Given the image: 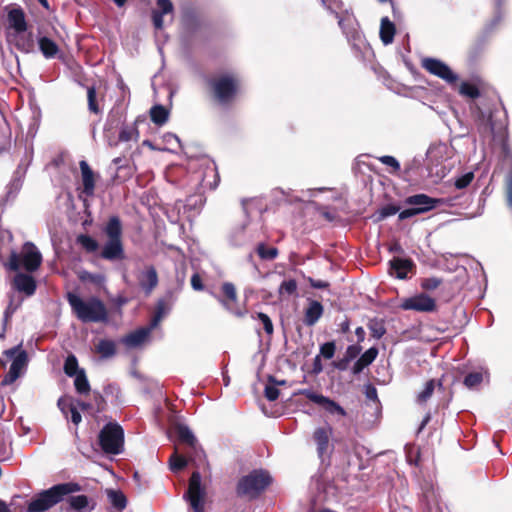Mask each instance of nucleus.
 <instances>
[{"instance_id":"nucleus-62","label":"nucleus","mask_w":512,"mask_h":512,"mask_svg":"<svg viewBox=\"0 0 512 512\" xmlns=\"http://www.w3.org/2000/svg\"><path fill=\"white\" fill-rule=\"evenodd\" d=\"M191 286L196 291H202L204 289V285L199 274L195 273L192 275Z\"/></svg>"},{"instance_id":"nucleus-32","label":"nucleus","mask_w":512,"mask_h":512,"mask_svg":"<svg viewBox=\"0 0 512 512\" xmlns=\"http://www.w3.org/2000/svg\"><path fill=\"white\" fill-rule=\"evenodd\" d=\"M74 386L79 394H88L90 392V384L84 370H80L78 374L74 376Z\"/></svg>"},{"instance_id":"nucleus-40","label":"nucleus","mask_w":512,"mask_h":512,"mask_svg":"<svg viewBox=\"0 0 512 512\" xmlns=\"http://www.w3.org/2000/svg\"><path fill=\"white\" fill-rule=\"evenodd\" d=\"M506 0H493L495 15L491 20V28H495L503 19V6Z\"/></svg>"},{"instance_id":"nucleus-58","label":"nucleus","mask_w":512,"mask_h":512,"mask_svg":"<svg viewBox=\"0 0 512 512\" xmlns=\"http://www.w3.org/2000/svg\"><path fill=\"white\" fill-rule=\"evenodd\" d=\"M379 32H396V25L388 17H383L381 19Z\"/></svg>"},{"instance_id":"nucleus-20","label":"nucleus","mask_w":512,"mask_h":512,"mask_svg":"<svg viewBox=\"0 0 512 512\" xmlns=\"http://www.w3.org/2000/svg\"><path fill=\"white\" fill-rule=\"evenodd\" d=\"M80 170L83 182V192L87 196H92L95 189L94 173L85 160L80 161Z\"/></svg>"},{"instance_id":"nucleus-28","label":"nucleus","mask_w":512,"mask_h":512,"mask_svg":"<svg viewBox=\"0 0 512 512\" xmlns=\"http://www.w3.org/2000/svg\"><path fill=\"white\" fill-rule=\"evenodd\" d=\"M96 352L101 355L102 358L108 359L115 355L116 344L112 340L101 339L96 345Z\"/></svg>"},{"instance_id":"nucleus-48","label":"nucleus","mask_w":512,"mask_h":512,"mask_svg":"<svg viewBox=\"0 0 512 512\" xmlns=\"http://www.w3.org/2000/svg\"><path fill=\"white\" fill-rule=\"evenodd\" d=\"M474 179L473 172H466L465 174L457 177L454 181V185L457 189H464L468 187Z\"/></svg>"},{"instance_id":"nucleus-3","label":"nucleus","mask_w":512,"mask_h":512,"mask_svg":"<svg viewBox=\"0 0 512 512\" xmlns=\"http://www.w3.org/2000/svg\"><path fill=\"white\" fill-rule=\"evenodd\" d=\"M42 263V255L32 242L24 243L21 253L12 251L9 256L8 268L18 271L21 267L28 272L36 271Z\"/></svg>"},{"instance_id":"nucleus-13","label":"nucleus","mask_w":512,"mask_h":512,"mask_svg":"<svg viewBox=\"0 0 512 512\" xmlns=\"http://www.w3.org/2000/svg\"><path fill=\"white\" fill-rule=\"evenodd\" d=\"M331 435V427H319L313 433V440L317 446V453L322 460H324V457L329 452Z\"/></svg>"},{"instance_id":"nucleus-17","label":"nucleus","mask_w":512,"mask_h":512,"mask_svg":"<svg viewBox=\"0 0 512 512\" xmlns=\"http://www.w3.org/2000/svg\"><path fill=\"white\" fill-rule=\"evenodd\" d=\"M101 256L106 260L122 259L124 257L122 241L108 239L102 249Z\"/></svg>"},{"instance_id":"nucleus-45","label":"nucleus","mask_w":512,"mask_h":512,"mask_svg":"<svg viewBox=\"0 0 512 512\" xmlns=\"http://www.w3.org/2000/svg\"><path fill=\"white\" fill-rule=\"evenodd\" d=\"M96 96L97 93L95 87H89L87 89L88 109L94 114H99L101 110L96 102Z\"/></svg>"},{"instance_id":"nucleus-9","label":"nucleus","mask_w":512,"mask_h":512,"mask_svg":"<svg viewBox=\"0 0 512 512\" xmlns=\"http://www.w3.org/2000/svg\"><path fill=\"white\" fill-rule=\"evenodd\" d=\"M422 67L430 74L444 80L448 84H455L458 81V75L443 61L436 58H425L422 61Z\"/></svg>"},{"instance_id":"nucleus-52","label":"nucleus","mask_w":512,"mask_h":512,"mask_svg":"<svg viewBox=\"0 0 512 512\" xmlns=\"http://www.w3.org/2000/svg\"><path fill=\"white\" fill-rule=\"evenodd\" d=\"M188 460L190 462H201L204 460L205 455L203 449L199 446L198 442L196 443V450L190 449L189 452H187Z\"/></svg>"},{"instance_id":"nucleus-11","label":"nucleus","mask_w":512,"mask_h":512,"mask_svg":"<svg viewBox=\"0 0 512 512\" xmlns=\"http://www.w3.org/2000/svg\"><path fill=\"white\" fill-rule=\"evenodd\" d=\"M403 310L416 312H432L436 308L435 300L425 293H419L411 297L403 298L399 304Z\"/></svg>"},{"instance_id":"nucleus-5","label":"nucleus","mask_w":512,"mask_h":512,"mask_svg":"<svg viewBox=\"0 0 512 512\" xmlns=\"http://www.w3.org/2000/svg\"><path fill=\"white\" fill-rule=\"evenodd\" d=\"M98 439L101 449L106 454L118 455L124 450V430L116 422L104 425Z\"/></svg>"},{"instance_id":"nucleus-57","label":"nucleus","mask_w":512,"mask_h":512,"mask_svg":"<svg viewBox=\"0 0 512 512\" xmlns=\"http://www.w3.org/2000/svg\"><path fill=\"white\" fill-rule=\"evenodd\" d=\"M280 391L275 385H266L264 395L269 401H275L279 397Z\"/></svg>"},{"instance_id":"nucleus-46","label":"nucleus","mask_w":512,"mask_h":512,"mask_svg":"<svg viewBox=\"0 0 512 512\" xmlns=\"http://www.w3.org/2000/svg\"><path fill=\"white\" fill-rule=\"evenodd\" d=\"M368 328L375 339H380L386 332L384 325L376 319L369 322Z\"/></svg>"},{"instance_id":"nucleus-64","label":"nucleus","mask_w":512,"mask_h":512,"mask_svg":"<svg viewBox=\"0 0 512 512\" xmlns=\"http://www.w3.org/2000/svg\"><path fill=\"white\" fill-rule=\"evenodd\" d=\"M308 281H309L311 287L316 288V289H324L329 286V283L326 281H323V280H315L313 278H309Z\"/></svg>"},{"instance_id":"nucleus-6","label":"nucleus","mask_w":512,"mask_h":512,"mask_svg":"<svg viewBox=\"0 0 512 512\" xmlns=\"http://www.w3.org/2000/svg\"><path fill=\"white\" fill-rule=\"evenodd\" d=\"M4 356L12 360L8 373L3 377L1 386H9L13 384L21 375L24 374L28 364V354L22 348V344H18L3 352Z\"/></svg>"},{"instance_id":"nucleus-15","label":"nucleus","mask_w":512,"mask_h":512,"mask_svg":"<svg viewBox=\"0 0 512 512\" xmlns=\"http://www.w3.org/2000/svg\"><path fill=\"white\" fill-rule=\"evenodd\" d=\"M122 123L121 116L109 115L104 126V138L110 147H116L119 144V136H116L117 127Z\"/></svg>"},{"instance_id":"nucleus-51","label":"nucleus","mask_w":512,"mask_h":512,"mask_svg":"<svg viewBox=\"0 0 512 512\" xmlns=\"http://www.w3.org/2000/svg\"><path fill=\"white\" fill-rule=\"evenodd\" d=\"M182 17L185 22L194 23L198 18V12L194 7L186 6L183 8Z\"/></svg>"},{"instance_id":"nucleus-31","label":"nucleus","mask_w":512,"mask_h":512,"mask_svg":"<svg viewBox=\"0 0 512 512\" xmlns=\"http://www.w3.org/2000/svg\"><path fill=\"white\" fill-rule=\"evenodd\" d=\"M179 440L189 446L190 449L196 450L197 439L189 427L180 425L177 428Z\"/></svg>"},{"instance_id":"nucleus-4","label":"nucleus","mask_w":512,"mask_h":512,"mask_svg":"<svg viewBox=\"0 0 512 512\" xmlns=\"http://www.w3.org/2000/svg\"><path fill=\"white\" fill-rule=\"evenodd\" d=\"M272 482L270 474L265 470H253L243 476L237 485V493L250 499L256 498Z\"/></svg>"},{"instance_id":"nucleus-44","label":"nucleus","mask_w":512,"mask_h":512,"mask_svg":"<svg viewBox=\"0 0 512 512\" xmlns=\"http://www.w3.org/2000/svg\"><path fill=\"white\" fill-rule=\"evenodd\" d=\"M434 390H435V381L434 380H429L425 384L424 389L418 394L417 401L419 403L427 402L428 399H430V397L432 396Z\"/></svg>"},{"instance_id":"nucleus-2","label":"nucleus","mask_w":512,"mask_h":512,"mask_svg":"<svg viewBox=\"0 0 512 512\" xmlns=\"http://www.w3.org/2000/svg\"><path fill=\"white\" fill-rule=\"evenodd\" d=\"M80 486L77 483H63L54 485L53 487L39 493L28 505V512H44L60 501L66 495L77 492Z\"/></svg>"},{"instance_id":"nucleus-26","label":"nucleus","mask_w":512,"mask_h":512,"mask_svg":"<svg viewBox=\"0 0 512 512\" xmlns=\"http://www.w3.org/2000/svg\"><path fill=\"white\" fill-rule=\"evenodd\" d=\"M119 143H126L131 141H138L139 131L136 124L124 125L122 124L119 131Z\"/></svg>"},{"instance_id":"nucleus-61","label":"nucleus","mask_w":512,"mask_h":512,"mask_svg":"<svg viewBox=\"0 0 512 512\" xmlns=\"http://www.w3.org/2000/svg\"><path fill=\"white\" fill-rule=\"evenodd\" d=\"M441 281L438 278L431 277L422 281L421 287L425 290H434L440 285Z\"/></svg>"},{"instance_id":"nucleus-8","label":"nucleus","mask_w":512,"mask_h":512,"mask_svg":"<svg viewBox=\"0 0 512 512\" xmlns=\"http://www.w3.org/2000/svg\"><path fill=\"white\" fill-rule=\"evenodd\" d=\"M205 492L201 487V475L198 471L192 473L189 480V487L184 498L189 502L193 512L204 511Z\"/></svg>"},{"instance_id":"nucleus-34","label":"nucleus","mask_w":512,"mask_h":512,"mask_svg":"<svg viewBox=\"0 0 512 512\" xmlns=\"http://www.w3.org/2000/svg\"><path fill=\"white\" fill-rule=\"evenodd\" d=\"M64 372L69 377H74L81 370L79 369L78 360L75 355L70 354L67 356L64 362Z\"/></svg>"},{"instance_id":"nucleus-55","label":"nucleus","mask_w":512,"mask_h":512,"mask_svg":"<svg viewBox=\"0 0 512 512\" xmlns=\"http://www.w3.org/2000/svg\"><path fill=\"white\" fill-rule=\"evenodd\" d=\"M257 318L261 321L264 326V330L267 334L271 335L273 333V324L270 317L262 312L257 313Z\"/></svg>"},{"instance_id":"nucleus-63","label":"nucleus","mask_w":512,"mask_h":512,"mask_svg":"<svg viewBox=\"0 0 512 512\" xmlns=\"http://www.w3.org/2000/svg\"><path fill=\"white\" fill-rule=\"evenodd\" d=\"M163 13H160L156 10L152 12V21L155 29H161L163 26Z\"/></svg>"},{"instance_id":"nucleus-29","label":"nucleus","mask_w":512,"mask_h":512,"mask_svg":"<svg viewBox=\"0 0 512 512\" xmlns=\"http://www.w3.org/2000/svg\"><path fill=\"white\" fill-rule=\"evenodd\" d=\"M39 49L46 58H53L58 53L57 44L48 37H40L38 39Z\"/></svg>"},{"instance_id":"nucleus-16","label":"nucleus","mask_w":512,"mask_h":512,"mask_svg":"<svg viewBox=\"0 0 512 512\" xmlns=\"http://www.w3.org/2000/svg\"><path fill=\"white\" fill-rule=\"evenodd\" d=\"M222 292L227 297V300L216 296L217 300L223 305L225 309L229 312L235 314L236 316H242L243 314L240 311L234 310L231 306V303H235L237 301V292L233 283L225 282L222 285Z\"/></svg>"},{"instance_id":"nucleus-27","label":"nucleus","mask_w":512,"mask_h":512,"mask_svg":"<svg viewBox=\"0 0 512 512\" xmlns=\"http://www.w3.org/2000/svg\"><path fill=\"white\" fill-rule=\"evenodd\" d=\"M105 233L110 240H121L122 225L117 216H112L109 219L105 227Z\"/></svg>"},{"instance_id":"nucleus-33","label":"nucleus","mask_w":512,"mask_h":512,"mask_svg":"<svg viewBox=\"0 0 512 512\" xmlns=\"http://www.w3.org/2000/svg\"><path fill=\"white\" fill-rule=\"evenodd\" d=\"M169 312V308L166 306V303L164 300H159L157 305H156V311H155V314L150 322V326L151 328L155 329L160 321L162 320V318L168 314Z\"/></svg>"},{"instance_id":"nucleus-59","label":"nucleus","mask_w":512,"mask_h":512,"mask_svg":"<svg viewBox=\"0 0 512 512\" xmlns=\"http://www.w3.org/2000/svg\"><path fill=\"white\" fill-rule=\"evenodd\" d=\"M158 12L168 14L173 11V4L171 0H157Z\"/></svg>"},{"instance_id":"nucleus-37","label":"nucleus","mask_w":512,"mask_h":512,"mask_svg":"<svg viewBox=\"0 0 512 512\" xmlns=\"http://www.w3.org/2000/svg\"><path fill=\"white\" fill-rule=\"evenodd\" d=\"M8 35V38L7 40L9 42H15L17 45H20L21 41H23V44H22V49L25 51V52H29L32 47H33V43L32 41L26 40V36H31V34H16V33H13V34H7Z\"/></svg>"},{"instance_id":"nucleus-21","label":"nucleus","mask_w":512,"mask_h":512,"mask_svg":"<svg viewBox=\"0 0 512 512\" xmlns=\"http://www.w3.org/2000/svg\"><path fill=\"white\" fill-rule=\"evenodd\" d=\"M8 24L15 32H26L27 24L24 11L21 8H13L7 15Z\"/></svg>"},{"instance_id":"nucleus-23","label":"nucleus","mask_w":512,"mask_h":512,"mask_svg":"<svg viewBox=\"0 0 512 512\" xmlns=\"http://www.w3.org/2000/svg\"><path fill=\"white\" fill-rule=\"evenodd\" d=\"M139 283L146 294H150L158 284V275L156 269L153 266H150L145 271H143L139 278Z\"/></svg>"},{"instance_id":"nucleus-35","label":"nucleus","mask_w":512,"mask_h":512,"mask_svg":"<svg viewBox=\"0 0 512 512\" xmlns=\"http://www.w3.org/2000/svg\"><path fill=\"white\" fill-rule=\"evenodd\" d=\"M76 241L87 252H95L98 249L97 241L89 235L81 234Z\"/></svg>"},{"instance_id":"nucleus-19","label":"nucleus","mask_w":512,"mask_h":512,"mask_svg":"<svg viewBox=\"0 0 512 512\" xmlns=\"http://www.w3.org/2000/svg\"><path fill=\"white\" fill-rule=\"evenodd\" d=\"M323 306L319 301L310 300L304 313V323L307 326L315 325L323 315Z\"/></svg>"},{"instance_id":"nucleus-10","label":"nucleus","mask_w":512,"mask_h":512,"mask_svg":"<svg viewBox=\"0 0 512 512\" xmlns=\"http://www.w3.org/2000/svg\"><path fill=\"white\" fill-rule=\"evenodd\" d=\"M214 95L220 103H227L237 91V81L231 76H222L210 82Z\"/></svg>"},{"instance_id":"nucleus-53","label":"nucleus","mask_w":512,"mask_h":512,"mask_svg":"<svg viewBox=\"0 0 512 512\" xmlns=\"http://www.w3.org/2000/svg\"><path fill=\"white\" fill-rule=\"evenodd\" d=\"M335 349H336V346H335L334 342H326L323 345H321L320 354L325 359H331V358H333V356L335 354Z\"/></svg>"},{"instance_id":"nucleus-47","label":"nucleus","mask_w":512,"mask_h":512,"mask_svg":"<svg viewBox=\"0 0 512 512\" xmlns=\"http://www.w3.org/2000/svg\"><path fill=\"white\" fill-rule=\"evenodd\" d=\"M79 278L83 282H91L96 285H102L105 282V277L102 274H93L87 271L80 273Z\"/></svg>"},{"instance_id":"nucleus-43","label":"nucleus","mask_w":512,"mask_h":512,"mask_svg":"<svg viewBox=\"0 0 512 512\" xmlns=\"http://www.w3.org/2000/svg\"><path fill=\"white\" fill-rule=\"evenodd\" d=\"M257 253L262 259L273 260L277 257L278 250L274 247L267 248L264 244H259L257 247Z\"/></svg>"},{"instance_id":"nucleus-22","label":"nucleus","mask_w":512,"mask_h":512,"mask_svg":"<svg viewBox=\"0 0 512 512\" xmlns=\"http://www.w3.org/2000/svg\"><path fill=\"white\" fill-rule=\"evenodd\" d=\"M412 266V261L409 259L394 258L390 261V274L399 279H404Z\"/></svg>"},{"instance_id":"nucleus-38","label":"nucleus","mask_w":512,"mask_h":512,"mask_svg":"<svg viewBox=\"0 0 512 512\" xmlns=\"http://www.w3.org/2000/svg\"><path fill=\"white\" fill-rule=\"evenodd\" d=\"M297 288H298V285H297L296 280L287 279V280H284L280 284V286L278 288V293L280 295L292 296V295L296 294Z\"/></svg>"},{"instance_id":"nucleus-24","label":"nucleus","mask_w":512,"mask_h":512,"mask_svg":"<svg viewBox=\"0 0 512 512\" xmlns=\"http://www.w3.org/2000/svg\"><path fill=\"white\" fill-rule=\"evenodd\" d=\"M68 501L74 512H91L95 508V502L86 495L71 496Z\"/></svg>"},{"instance_id":"nucleus-25","label":"nucleus","mask_w":512,"mask_h":512,"mask_svg":"<svg viewBox=\"0 0 512 512\" xmlns=\"http://www.w3.org/2000/svg\"><path fill=\"white\" fill-rule=\"evenodd\" d=\"M340 29L343 32H357L359 28L358 21L353 13L345 11L341 14L335 13Z\"/></svg>"},{"instance_id":"nucleus-30","label":"nucleus","mask_w":512,"mask_h":512,"mask_svg":"<svg viewBox=\"0 0 512 512\" xmlns=\"http://www.w3.org/2000/svg\"><path fill=\"white\" fill-rule=\"evenodd\" d=\"M151 121L156 125H163L167 122L169 111L162 105H155L150 110Z\"/></svg>"},{"instance_id":"nucleus-36","label":"nucleus","mask_w":512,"mask_h":512,"mask_svg":"<svg viewBox=\"0 0 512 512\" xmlns=\"http://www.w3.org/2000/svg\"><path fill=\"white\" fill-rule=\"evenodd\" d=\"M111 504L117 509H124L126 507V497L120 491L109 490L107 492Z\"/></svg>"},{"instance_id":"nucleus-14","label":"nucleus","mask_w":512,"mask_h":512,"mask_svg":"<svg viewBox=\"0 0 512 512\" xmlns=\"http://www.w3.org/2000/svg\"><path fill=\"white\" fill-rule=\"evenodd\" d=\"M14 288L26 296H32L37 288L36 281L33 276L26 273H17L13 279Z\"/></svg>"},{"instance_id":"nucleus-18","label":"nucleus","mask_w":512,"mask_h":512,"mask_svg":"<svg viewBox=\"0 0 512 512\" xmlns=\"http://www.w3.org/2000/svg\"><path fill=\"white\" fill-rule=\"evenodd\" d=\"M153 328L149 325L145 328L137 329L122 339V342L129 348L140 346L148 338Z\"/></svg>"},{"instance_id":"nucleus-39","label":"nucleus","mask_w":512,"mask_h":512,"mask_svg":"<svg viewBox=\"0 0 512 512\" xmlns=\"http://www.w3.org/2000/svg\"><path fill=\"white\" fill-rule=\"evenodd\" d=\"M189 460L175 451L169 459L170 469L174 472L182 470L188 464Z\"/></svg>"},{"instance_id":"nucleus-60","label":"nucleus","mask_w":512,"mask_h":512,"mask_svg":"<svg viewBox=\"0 0 512 512\" xmlns=\"http://www.w3.org/2000/svg\"><path fill=\"white\" fill-rule=\"evenodd\" d=\"M163 139L170 146V150H174L180 146V140L175 134L166 133Z\"/></svg>"},{"instance_id":"nucleus-41","label":"nucleus","mask_w":512,"mask_h":512,"mask_svg":"<svg viewBox=\"0 0 512 512\" xmlns=\"http://www.w3.org/2000/svg\"><path fill=\"white\" fill-rule=\"evenodd\" d=\"M57 406L63 415L68 418V414L76 405L71 397L63 396L58 399Z\"/></svg>"},{"instance_id":"nucleus-50","label":"nucleus","mask_w":512,"mask_h":512,"mask_svg":"<svg viewBox=\"0 0 512 512\" xmlns=\"http://www.w3.org/2000/svg\"><path fill=\"white\" fill-rule=\"evenodd\" d=\"M377 355H378V350L376 348H374V347L369 348L360 356L359 362L362 365L368 366L376 359Z\"/></svg>"},{"instance_id":"nucleus-49","label":"nucleus","mask_w":512,"mask_h":512,"mask_svg":"<svg viewBox=\"0 0 512 512\" xmlns=\"http://www.w3.org/2000/svg\"><path fill=\"white\" fill-rule=\"evenodd\" d=\"M483 381V375L481 372L469 373L465 379L464 384L468 388H475Z\"/></svg>"},{"instance_id":"nucleus-1","label":"nucleus","mask_w":512,"mask_h":512,"mask_svg":"<svg viewBox=\"0 0 512 512\" xmlns=\"http://www.w3.org/2000/svg\"><path fill=\"white\" fill-rule=\"evenodd\" d=\"M67 301L75 316L84 323H99L108 320L107 309L97 297L83 299L76 293L69 292Z\"/></svg>"},{"instance_id":"nucleus-7","label":"nucleus","mask_w":512,"mask_h":512,"mask_svg":"<svg viewBox=\"0 0 512 512\" xmlns=\"http://www.w3.org/2000/svg\"><path fill=\"white\" fill-rule=\"evenodd\" d=\"M442 203L441 199L432 198L426 194H416L406 198L405 204L408 208L399 213V219L405 220L435 209Z\"/></svg>"},{"instance_id":"nucleus-54","label":"nucleus","mask_w":512,"mask_h":512,"mask_svg":"<svg viewBox=\"0 0 512 512\" xmlns=\"http://www.w3.org/2000/svg\"><path fill=\"white\" fill-rule=\"evenodd\" d=\"M398 211H399V208L394 205L384 206L378 212V219L383 220L389 216L395 215Z\"/></svg>"},{"instance_id":"nucleus-12","label":"nucleus","mask_w":512,"mask_h":512,"mask_svg":"<svg viewBox=\"0 0 512 512\" xmlns=\"http://www.w3.org/2000/svg\"><path fill=\"white\" fill-rule=\"evenodd\" d=\"M296 394L306 396L309 400L320 405L325 409L326 412L332 415L337 414L341 417L346 416V411L344 410L343 407H341L338 403L322 394L315 393L310 389H301Z\"/></svg>"},{"instance_id":"nucleus-56","label":"nucleus","mask_w":512,"mask_h":512,"mask_svg":"<svg viewBox=\"0 0 512 512\" xmlns=\"http://www.w3.org/2000/svg\"><path fill=\"white\" fill-rule=\"evenodd\" d=\"M379 161L386 165V166H389L391 168H393V170L395 171H398L400 169V163L398 162V160L393 157V156H390V155H384V156H381L378 158Z\"/></svg>"},{"instance_id":"nucleus-42","label":"nucleus","mask_w":512,"mask_h":512,"mask_svg":"<svg viewBox=\"0 0 512 512\" xmlns=\"http://www.w3.org/2000/svg\"><path fill=\"white\" fill-rule=\"evenodd\" d=\"M459 92L468 98L475 99L479 97L480 91L474 84L463 82L460 86Z\"/></svg>"}]
</instances>
